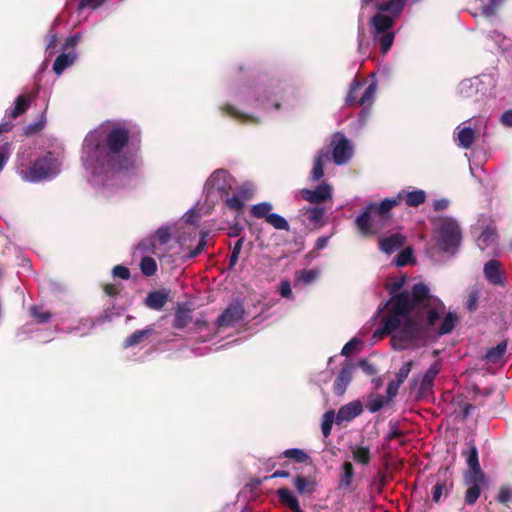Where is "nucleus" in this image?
Instances as JSON below:
<instances>
[{
    "instance_id": "1",
    "label": "nucleus",
    "mask_w": 512,
    "mask_h": 512,
    "mask_svg": "<svg viewBox=\"0 0 512 512\" xmlns=\"http://www.w3.org/2000/svg\"><path fill=\"white\" fill-rule=\"evenodd\" d=\"M405 277H399L386 284V290L391 298L387 315L381 320V333L392 334V344L395 349L405 346L400 342H411L428 335L443 336L450 334L459 321L457 314H446L444 303L432 295L430 288L424 283H416L410 291H402Z\"/></svg>"
},
{
    "instance_id": "2",
    "label": "nucleus",
    "mask_w": 512,
    "mask_h": 512,
    "mask_svg": "<svg viewBox=\"0 0 512 512\" xmlns=\"http://www.w3.org/2000/svg\"><path fill=\"white\" fill-rule=\"evenodd\" d=\"M131 136L124 122H107L90 132L83 143L87 160L95 170L120 173L136 167V155L125 150Z\"/></svg>"
},
{
    "instance_id": "3",
    "label": "nucleus",
    "mask_w": 512,
    "mask_h": 512,
    "mask_svg": "<svg viewBox=\"0 0 512 512\" xmlns=\"http://www.w3.org/2000/svg\"><path fill=\"white\" fill-rule=\"evenodd\" d=\"M404 200L409 207H418L426 200L423 190L405 193L400 192L395 198H386L380 203L370 202L356 217L355 225L361 235L368 236L378 233L391 220V210Z\"/></svg>"
},
{
    "instance_id": "4",
    "label": "nucleus",
    "mask_w": 512,
    "mask_h": 512,
    "mask_svg": "<svg viewBox=\"0 0 512 512\" xmlns=\"http://www.w3.org/2000/svg\"><path fill=\"white\" fill-rule=\"evenodd\" d=\"M407 0H388L375 4L377 13L371 18L370 24L375 35L391 31L396 19L402 13Z\"/></svg>"
},
{
    "instance_id": "5",
    "label": "nucleus",
    "mask_w": 512,
    "mask_h": 512,
    "mask_svg": "<svg viewBox=\"0 0 512 512\" xmlns=\"http://www.w3.org/2000/svg\"><path fill=\"white\" fill-rule=\"evenodd\" d=\"M462 233L459 224L452 218L441 220L438 229V246L444 252L454 253L459 247Z\"/></svg>"
},
{
    "instance_id": "6",
    "label": "nucleus",
    "mask_w": 512,
    "mask_h": 512,
    "mask_svg": "<svg viewBox=\"0 0 512 512\" xmlns=\"http://www.w3.org/2000/svg\"><path fill=\"white\" fill-rule=\"evenodd\" d=\"M283 92V88L279 81L271 80L267 84H257L253 88H249L248 93L253 94L256 102L261 106L274 109L280 108L278 96Z\"/></svg>"
},
{
    "instance_id": "7",
    "label": "nucleus",
    "mask_w": 512,
    "mask_h": 512,
    "mask_svg": "<svg viewBox=\"0 0 512 512\" xmlns=\"http://www.w3.org/2000/svg\"><path fill=\"white\" fill-rule=\"evenodd\" d=\"M333 161L337 165L346 164L353 156V148L344 134L338 132L333 136Z\"/></svg>"
},
{
    "instance_id": "8",
    "label": "nucleus",
    "mask_w": 512,
    "mask_h": 512,
    "mask_svg": "<svg viewBox=\"0 0 512 512\" xmlns=\"http://www.w3.org/2000/svg\"><path fill=\"white\" fill-rule=\"evenodd\" d=\"M54 161L49 156L36 159L33 165L25 172L26 178L30 181H40L53 172Z\"/></svg>"
},
{
    "instance_id": "9",
    "label": "nucleus",
    "mask_w": 512,
    "mask_h": 512,
    "mask_svg": "<svg viewBox=\"0 0 512 512\" xmlns=\"http://www.w3.org/2000/svg\"><path fill=\"white\" fill-rule=\"evenodd\" d=\"M244 313V307L240 302H232L218 316L216 324L218 327H232L236 322L242 320Z\"/></svg>"
},
{
    "instance_id": "10",
    "label": "nucleus",
    "mask_w": 512,
    "mask_h": 512,
    "mask_svg": "<svg viewBox=\"0 0 512 512\" xmlns=\"http://www.w3.org/2000/svg\"><path fill=\"white\" fill-rule=\"evenodd\" d=\"M301 197L309 203L319 206L332 199V187L327 183L318 185L315 189H302Z\"/></svg>"
},
{
    "instance_id": "11",
    "label": "nucleus",
    "mask_w": 512,
    "mask_h": 512,
    "mask_svg": "<svg viewBox=\"0 0 512 512\" xmlns=\"http://www.w3.org/2000/svg\"><path fill=\"white\" fill-rule=\"evenodd\" d=\"M355 365L350 361H344L341 364V369L333 383V392L337 396H342L347 390L348 385L351 383L353 378V371Z\"/></svg>"
},
{
    "instance_id": "12",
    "label": "nucleus",
    "mask_w": 512,
    "mask_h": 512,
    "mask_svg": "<svg viewBox=\"0 0 512 512\" xmlns=\"http://www.w3.org/2000/svg\"><path fill=\"white\" fill-rule=\"evenodd\" d=\"M486 280L494 286H505L504 272L502 271V264L495 259L489 260L483 269Z\"/></svg>"
},
{
    "instance_id": "13",
    "label": "nucleus",
    "mask_w": 512,
    "mask_h": 512,
    "mask_svg": "<svg viewBox=\"0 0 512 512\" xmlns=\"http://www.w3.org/2000/svg\"><path fill=\"white\" fill-rule=\"evenodd\" d=\"M363 412V405L359 400L349 402L341 406L336 414V424L341 425L344 422H350Z\"/></svg>"
},
{
    "instance_id": "14",
    "label": "nucleus",
    "mask_w": 512,
    "mask_h": 512,
    "mask_svg": "<svg viewBox=\"0 0 512 512\" xmlns=\"http://www.w3.org/2000/svg\"><path fill=\"white\" fill-rule=\"evenodd\" d=\"M465 483L469 486L465 492V503L471 506L477 502L481 494V487L485 485V475L481 478L465 476Z\"/></svg>"
},
{
    "instance_id": "15",
    "label": "nucleus",
    "mask_w": 512,
    "mask_h": 512,
    "mask_svg": "<svg viewBox=\"0 0 512 512\" xmlns=\"http://www.w3.org/2000/svg\"><path fill=\"white\" fill-rule=\"evenodd\" d=\"M441 371V362L440 360L435 361L428 370L424 373L420 385H419V394L421 396H426L432 393V387L436 376Z\"/></svg>"
},
{
    "instance_id": "16",
    "label": "nucleus",
    "mask_w": 512,
    "mask_h": 512,
    "mask_svg": "<svg viewBox=\"0 0 512 512\" xmlns=\"http://www.w3.org/2000/svg\"><path fill=\"white\" fill-rule=\"evenodd\" d=\"M463 455L465 456L466 463L469 467V472L466 476H476L481 478L484 473L480 467L477 447L475 445H471L466 451H463Z\"/></svg>"
},
{
    "instance_id": "17",
    "label": "nucleus",
    "mask_w": 512,
    "mask_h": 512,
    "mask_svg": "<svg viewBox=\"0 0 512 512\" xmlns=\"http://www.w3.org/2000/svg\"><path fill=\"white\" fill-rule=\"evenodd\" d=\"M447 473L448 468H446L444 471V477L442 479H438L435 485L432 487V500L435 503H439L442 496L447 497L453 487V481L447 477Z\"/></svg>"
},
{
    "instance_id": "18",
    "label": "nucleus",
    "mask_w": 512,
    "mask_h": 512,
    "mask_svg": "<svg viewBox=\"0 0 512 512\" xmlns=\"http://www.w3.org/2000/svg\"><path fill=\"white\" fill-rule=\"evenodd\" d=\"M229 174L224 169H218L214 171L209 177L207 184L212 188L216 189L222 194H227V190L230 188L228 183Z\"/></svg>"
},
{
    "instance_id": "19",
    "label": "nucleus",
    "mask_w": 512,
    "mask_h": 512,
    "mask_svg": "<svg viewBox=\"0 0 512 512\" xmlns=\"http://www.w3.org/2000/svg\"><path fill=\"white\" fill-rule=\"evenodd\" d=\"M404 243L405 237L402 234L396 233L391 236L381 238L379 240V247L381 251L390 255L400 249Z\"/></svg>"
},
{
    "instance_id": "20",
    "label": "nucleus",
    "mask_w": 512,
    "mask_h": 512,
    "mask_svg": "<svg viewBox=\"0 0 512 512\" xmlns=\"http://www.w3.org/2000/svg\"><path fill=\"white\" fill-rule=\"evenodd\" d=\"M299 213L317 227H322L325 224L323 218L326 214V209L323 207H303L299 210Z\"/></svg>"
},
{
    "instance_id": "21",
    "label": "nucleus",
    "mask_w": 512,
    "mask_h": 512,
    "mask_svg": "<svg viewBox=\"0 0 512 512\" xmlns=\"http://www.w3.org/2000/svg\"><path fill=\"white\" fill-rule=\"evenodd\" d=\"M169 299V293L165 290L149 292L146 299L145 305L153 310H161Z\"/></svg>"
},
{
    "instance_id": "22",
    "label": "nucleus",
    "mask_w": 512,
    "mask_h": 512,
    "mask_svg": "<svg viewBox=\"0 0 512 512\" xmlns=\"http://www.w3.org/2000/svg\"><path fill=\"white\" fill-rule=\"evenodd\" d=\"M330 161L329 151L321 150L314 158L313 168L311 171V179L318 181L324 176V165Z\"/></svg>"
},
{
    "instance_id": "23",
    "label": "nucleus",
    "mask_w": 512,
    "mask_h": 512,
    "mask_svg": "<svg viewBox=\"0 0 512 512\" xmlns=\"http://www.w3.org/2000/svg\"><path fill=\"white\" fill-rule=\"evenodd\" d=\"M279 502L288 507L293 512H303L301 509L298 499L292 494L287 487H281L277 490Z\"/></svg>"
},
{
    "instance_id": "24",
    "label": "nucleus",
    "mask_w": 512,
    "mask_h": 512,
    "mask_svg": "<svg viewBox=\"0 0 512 512\" xmlns=\"http://www.w3.org/2000/svg\"><path fill=\"white\" fill-rule=\"evenodd\" d=\"M220 110L227 116L234 118L235 120H238L241 123L244 124H257L259 121L252 115L242 113L238 111L234 106L230 104H225L220 107Z\"/></svg>"
},
{
    "instance_id": "25",
    "label": "nucleus",
    "mask_w": 512,
    "mask_h": 512,
    "mask_svg": "<svg viewBox=\"0 0 512 512\" xmlns=\"http://www.w3.org/2000/svg\"><path fill=\"white\" fill-rule=\"evenodd\" d=\"M76 53L75 51H69L67 53L63 52L61 53L54 61L53 63V71L57 74V75H60L62 74V72L70 67L71 65H73V63L75 62L76 60Z\"/></svg>"
},
{
    "instance_id": "26",
    "label": "nucleus",
    "mask_w": 512,
    "mask_h": 512,
    "mask_svg": "<svg viewBox=\"0 0 512 512\" xmlns=\"http://www.w3.org/2000/svg\"><path fill=\"white\" fill-rule=\"evenodd\" d=\"M192 311L186 306H178L173 320V327L183 329L192 322Z\"/></svg>"
},
{
    "instance_id": "27",
    "label": "nucleus",
    "mask_w": 512,
    "mask_h": 512,
    "mask_svg": "<svg viewBox=\"0 0 512 512\" xmlns=\"http://www.w3.org/2000/svg\"><path fill=\"white\" fill-rule=\"evenodd\" d=\"M31 98L27 94L19 95L15 100V106L7 111V115L10 118L16 119L17 117L24 114L30 107Z\"/></svg>"
},
{
    "instance_id": "28",
    "label": "nucleus",
    "mask_w": 512,
    "mask_h": 512,
    "mask_svg": "<svg viewBox=\"0 0 512 512\" xmlns=\"http://www.w3.org/2000/svg\"><path fill=\"white\" fill-rule=\"evenodd\" d=\"M154 329L152 326L146 327L142 330H137L133 332L130 336H128L124 342L123 347L124 348H130L136 345L141 344L146 338H148L152 333Z\"/></svg>"
},
{
    "instance_id": "29",
    "label": "nucleus",
    "mask_w": 512,
    "mask_h": 512,
    "mask_svg": "<svg viewBox=\"0 0 512 512\" xmlns=\"http://www.w3.org/2000/svg\"><path fill=\"white\" fill-rule=\"evenodd\" d=\"M294 486L297 492L301 495L312 494L315 491L316 482L313 479L297 475L294 479Z\"/></svg>"
},
{
    "instance_id": "30",
    "label": "nucleus",
    "mask_w": 512,
    "mask_h": 512,
    "mask_svg": "<svg viewBox=\"0 0 512 512\" xmlns=\"http://www.w3.org/2000/svg\"><path fill=\"white\" fill-rule=\"evenodd\" d=\"M283 457L292 459L297 463H304L307 465L312 464V458L302 449L292 448L287 449L282 453Z\"/></svg>"
},
{
    "instance_id": "31",
    "label": "nucleus",
    "mask_w": 512,
    "mask_h": 512,
    "mask_svg": "<svg viewBox=\"0 0 512 512\" xmlns=\"http://www.w3.org/2000/svg\"><path fill=\"white\" fill-rule=\"evenodd\" d=\"M497 239L496 229L492 227H487L483 230L480 236L477 239V245L481 250H485L493 243H495Z\"/></svg>"
},
{
    "instance_id": "32",
    "label": "nucleus",
    "mask_w": 512,
    "mask_h": 512,
    "mask_svg": "<svg viewBox=\"0 0 512 512\" xmlns=\"http://www.w3.org/2000/svg\"><path fill=\"white\" fill-rule=\"evenodd\" d=\"M507 349V341L500 342L496 347L487 350L485 359L489 363H498L504 356Z\"/></svg>"
},
{
    "instance_id": "33",
    "label": "nucleus",
    "mask_w": 512,
    "mask_h": 512,
    "mask_svg": "<svg viewBox=\"0 0 512 512\" xmlns=\"http://www.w3.org/2000/svg\"><path fill=\"white\" fill-rule=\"evenodd\" d=\"M354 476V467L351 462L346 461L342 465V473L340 476V481L338 487L340 489L349 488L352 484V479Z\"/></svg>"
},
{
    "instance_id": "34",
    "label": "nucleus",
    "mask_w": 512,
    "mask_h": 512,
    "mask_svg": "<svg viewBox=\"0 0 512 512\" xmlns=\"http://www.w3.org/2000/svg\"><path fill=\"white\" fill-rule=\"evenodd\" d=\"M374 40L380 44V50L383 54H386L392 47L395 33L392 31L382 32L381 34L375 35L373 33Z\"/></svg>"
},
{
    "instance_id": "35",
    "label": "nucleus",
    "mask_w": 512,
    "mask_h": 512,
    "mask_svg": "<svg viewBox=\"0 0 512 512\" xmlns=\"http://www.w3.org/2000/svg\"><path fill=\"white\" fill-rule=\"evenodd\" d=\"M475 139L474 130L470 127H464L458 132L459 145L465 149L472 146Z\"/></svg>"
},
{
    "instance_id": "36",
    "label": "nucleus",
    "mask_w": 512,
    "mask_h": 512,
    "mask_svg": "<svg viewBox=\"0 0 512 512\" xmlns=\"http://www.w3.org/2000/svg\"><path fill=\"white\" fill-rule=\"evenodd\" d=\"M272 208V204L269 202H261L252 206L251 214L257 219H265L266 221L267 216L271 215Z\"/></svg>"
},
{
    "instance_id": "37",
    "label": "nucleus",
    "mask_w": 512,
    "mask_h": 512,
    "mask_svg": "<svg viewBox=\"0 0 512 512\" xmlns=\"http://www.w3.org/2000/svg\"><path fill=\"white\" fill-rule=\"evenodd\" d=\"M140 270L147 277L154 276L157 272V263L154 258L145 256L141 259Z\"/></svg>"
},
{
    "instance_id": "38",
    "label": "nucleus",
    "mask_w": 512,
    "mask_h": 512,
    "mask_svg": "<svg viewBox=\"0 0 512 512\" xmlns=\"http://www.w3.org/2000/svg\"><path fill=\"white\" fill-rule=\"evenodd\" d=\"M266 222L277 230H290V226L287 220L277 213H271V215L267 216Z\"/></svg>"
},
{
    "instance_id": "39",
    "label": "nucleus",
    "mask_w": 512,
    "mask_h": 512,
    "mask_svg": "<svg viewBox=\"0 0 512 512\" xmlns=\"http://www.w3.org/2000/svg\"><path fill=\"white\" fill-rule=\"evenodd\" d=\"M353 459L362 465H368L371 460L370 449L365 446L356 447L353 450Z\"/></svg>"
},
{
    "instance_id": "40",
    "label": "nucleus",
    "mask_w": 512,
    "mask_h": 512,
    "mask_svg": "<svg viewBox=\"0 0 512 512\" xmlns=\"http://www.w3.org/2000/svg\"><path fill=\"white\" fill-rule=\"evenodd\" d=\"M336 420V415L333 410H329L324 413L321 423L322 434L324 437H328L331 434L332 426Z\"/></svg>"
},
{
    "instance_id": "41",
    "label": "nucleus",
    "mask_w": 512,
    "mask_h": 512,
    "mask_svg": "<svg viewBox=\"0 0 512 512\" xmlns=\"http://www.w3.org/2000/svg\"><path fill=\"white\" fill-rule=\"evenodd\" d=\"M362 88V83L359 82L357 79H354L351 86H350V89H349V92L346 96V104L347 105H353L355 103H358V91Z\"/></svg>"
},
{
    "instance_id": "42",
    "label": "nucleus",
    "mask_w": 512,
    "mask_h": 512,
    "mask_svg": "<svg viewBox=\"0 0 512 512\" xmlns=\"http://www.w3.org/2000/svg\"><path fill=\"white\" fill-rule=\"evenodd\" d=\"M413 253L411 248H405L395 258L397 267H404L412 261Z\"/></svg>"
},
{
    "instance_id": "43",
    "label": "nucleus",
    "mask_w": 512,
    "mask_h": 512,
    "mask_svg": "<svg viewBox=\"0 0 512 512\" xmlns=\"http://www.w3.org/2000/svg\"><path fill=\"white\" fill-rule=\"evenodd\" d=\"M476 89L473 87V84L471 83L470 80H465V81H462L460 84H459V87H458V93L460 94L461 97L463 98H470L472 97L475 93H476Z\"/></svg>"
},
{
    "instance_id": "44",
    "label": "nucleus",
    "mask_w": 512,
    "mask_h": 512,
    "mask_svg": "<svg viewBox=\"0 0 512 512\" xmlns=\"http://www.w3.org/2000/svg\"><path fill=\"white\" fill-rule=\"evenodd\" d=\"M376 92V85L375 84H369L362 96L358 100V104L360 105H370L373 101V96Z\"/></svg>"
},
{
    "instance_id": "45",
    "label": "nucleus",
    "mask_w": 512,
    "mask_h": 512,
    "mask_svg": "<svg viewBox=\"0 0 512 512\" xmlns=\"http://www.w3.org/2000/svg\"><path fill=\"white\" fill-rule=\"evenodd\" d=\"M412 367H413V361H408V362L404 363L401 366V368L399 369V371L396 373L395 381L398 384L402 385L404 383V381L407 379Z\"/></svg>"
},
{
    "instance_id": "46",
    "label": "nucleus",
    "mask_w": 512,
    "mask_h": 512,
    "mask_svg": "<svg viewBox=\"0 0 512 512\" xmlns=\"http://www.w3.org/2000/svg\"><path fill=\"white\" fill-rule=\"evenodd\" d=\"M30 311H31V316L39 324L48 322L52 316L51 312H49V311L40 312L37 306H32Z\"/></svg>"
},
{
    "instance_id": "47",
    "label": "nucleus",
    "mask_w": 512,
    "mask_h": 512,
    "mask_svg": "<svg viewBox=\"0 0 512 512\" xmlns=\"http://www.w3.org/2000/svg\"><path fill=\"white\" fill-rule=\"evenodd\" d=\"M170 238H171L170 227L161 226L156 231L155 239L159 242V244H161V245L167 244L169 242Z\"/></svg>"
},
{
    "instance_id": "48",
    "label": "nucleus",
    "mask_w": 512,
    "mask_h": 512,
    "mask_svg": "<svg viewBox=\"0 0 512 512\" xmlns=\"http://www.w3.org/2000/svg\"><path fill=\"white\" fill-rule=\"evenodd\" d=\"M385 403H386L385 398L382 395H378L375 398L371 399L367 403V409L371 413H376V412L380 411L383 408Z\"/></svg>"
},
{
    "instance_id": "49",
    "label": "nucleus",
    "mask_w": 512,
    "mask_h": 512,
    "mask_svg": "<svg viewBox=\"0 0 512 512\" xmlns=\"http://www.w3.org/2000/svg\"><path fill=\"white\" fill-rule=\"evenodd\" d=\"M497 501L501 504L512 502V489L508 486H502L497 495Z\"/></svg>"
},
{
    "instance_id": "50",
    "label": "nucleus",
    "mask_w": 512,
    "mask_h": 512,
    "mask_svg": "<svg viewBox=\"0 0 512 512\" xmlns=\"http://www.w3.org/2000/svg\"><path fill=\"white\" fill-rule=\"evenodd\" d=\"M206 236H207L206 232H203V231L200 232V239L198 241V244L194 249L190 250L188 258H194V257L198 256L199 254H201V252L204 250L206 243H207Z\"/></svg>"
},
{
    "instance_id": "51",
    "label": "nucleus",
    "mask_w": 512,
    "mask_h": 512,
    "mask_svg": "<svg viewBox=\"0 0 512 512\" xmlns=\"http://www.w3.org/2000/svg\"><path fill=\"white\" fill-rule=\"evenodd\" d=\"M106 0H80L78 3V10L97 9L105 3Z\"/></svg>"
},
{
    "instance_id": "52",
    "label": "nucleus",
    "mask_w": 512,
    "mask_h": 512,
    "mask_svg": "<svg viewBox=\"0 0 512 512\" xmlns=\"http://www.w3.org/2000/svg\"><path fill=\"white\" fill-rule=\"evenodd\" d=\"M112 275L122 280H128L131 277L130 270L123 265H116L112 269Z\"/></svg>"
},
{
    "instance_id": "53",
    "label": "nucleus",
    "mask_w": 512,
    "mask_h": 512,
    "mask_svg": "<svg viewBox=\"0 0 512 512\" xmlns=\"http://www.w3.org/2000/svg\"><path fill=\"white\" fill-rule=\"evenodd\" d=\"M357 366L368 376H373L377 373L376 367L366 359H359Z\"/></svg>"
},
{
    "instance_id": "54",
    "label": "nucleus",
    "mask_w": 512,
    "mask_h": 512,
    "mask_svg": "<svg viewBox=\"0 0 512 512\" xmlns=\"http://www.w3.org/2000/svg\"><path fill=\"white\" fill-rule=\"evenodd\" d=\"M225 203L229 209L235 211H240L244 207V202L237 195L227 198Z\"/></svg>"
},
{
    "instance_id": "55",
    "label": "nucleus",
    "mask_w": 512,
    "mask_h": 512,
    "mask_svg": "<svg viewBox=\"0 0 512 512\" xmlns=\"http://www.w3.org/2000/svg\"><path fill=\"white\" fill-rule=\"evenodd\" d=\"M478 299H479V293L478 291L476 290H473L469 293L468 295V299H467V302H466V308L470 311V312H473L477 309V303H478Z\"/></svg>"
},
{
    "instance_id": "56",
    "label": "nucleus",
    "mask_w": 512,
    "mask_h": 512,
    "mask_svg": "<svg viewBox=\"0 0 512 512\" xmlns=\"http://www.w3.org/2000/svg\"><path fill=\"white\" fill-rule=\"evenodd\" d=\"M389 427H390V429H389V433L387 435L388 441L399 439L404 435V433L398 429L396 424H393L390 422Z\"/></svg>"
},
{
    "instance_id": "57",
    "label": "nucleus",
    "mask_w": 512,
    "mask_h": 512,
    "mask_svg": "<svg viewBox=\"0 0 512 512\" xmlns=\"http://www.w3.org/2000/svg\"><path fill=\"white\" fill-rule=\"evenodd\" d=\"M80 39L81 35L79 33H76L73 36L68 37L64 43V50L74 49V47L78 44Z\"/></svg>"
},
{
    "instance_id": "58",
    "label": "nucleus",
    "mask_w": 512,
    "mask_h": 512,
    "mask_svg": "<svg viewBox=\"0 0 512 512\" xmlns=\"http://www.w3.org/2000/svg\"><path fill=\"white\" fill-rule=\"evenodd\" d=\"M80 39L81 35L79 33H76L73 36L68 37L64 43V50L74 49V47L78 44Z\"/></svg>"
},
{
    "instance_id": "59",
    "label": "nucleus",
    "mask_w": 512,
    "mask_h": 512,
    "mask_svg": "<svg viewBox=\"0 0 512 512\" xmlns=\"http://www.w3.org/2000/svg\"><path fill=\"white\" fill-rule=\"evenodd\" d=\"M359 343L358 340L356 339H351L349 342H347L342 350H341V355L343 356H349L353 350L355 349L356 345Z\"/></svg>"
},
{
    "instance_id": "60",
    "label": "nucleus",
    "mask_w": 512,
    "mask_h": 512,
    "mask_svg": "<svg viewBox=\"0 0 512 512\" xmlns=\"http://www.w3.org/2000/svg\"><path fill=\"white\" fill-rule=\"evenodd\" d=\"M503 2L504 0H489L488 4L484 7V12L493 14Z\"/></svg>"
},
{
    "instance_id": "61",
    "label": "nucleus",
    "mask_w": 512,
    "mask_h": 512,
    "mask_svg": "<svg viewBox=\"0 0 512 512\" xmlns=\"http://www.w3.org/2000/svg\"><path fill=\"white\" fill-rule=\"evenodd\" d=\"M9 148H10L9 143H5V145L2 148H0V172L2 171L6 161L9 158V153H8Z\"/></svg>"
},
{
    "instance_id": "62",
    "label": "nucleus",
    "mask_w": 512,
    "mask_h": 512,
    "mask_svg": "<svg viewBox=\"0 0 512 512\" xmlns=\"http://www.w3.org/2000/svg\"><path fill=\"white\" fill-rule=\"evenodd\" d=\"M280 294L284 298L292 297V289L290 283L288 281H283L280 284Z\"/></svg>"
},
{
    "instance_id": "63",
    "label": "nucleus",
    "mask_w": 512,
    "mask_h": 512,
    "mask_svg": "<svg viewBox=\"0 0 512 512\" xmlns=\"http://www.w3.org/2000/svg\"><path fill=\"white\" fill-rule=\"evenodd\" d=\"M401 384H398L396 381H391L387 386V394L389 398H393L397 395L398 389Z\"/></svg>"
},
{
    "instance_id": "64",
    "label": "nucleus",
    "mask_w": 512,
    "mask_h": 512,
    "mask_svg": "<svg viewBox=\"0 0 512 512\" xmlns=\"http://www.w3.org/2000/svg\"><path fill=\"white\" fill-rule=\"evenodd\" d=\"M500 121L504 126L512 127V109L505 111L501 115Z\"/></svg>"
}]
</instances>
